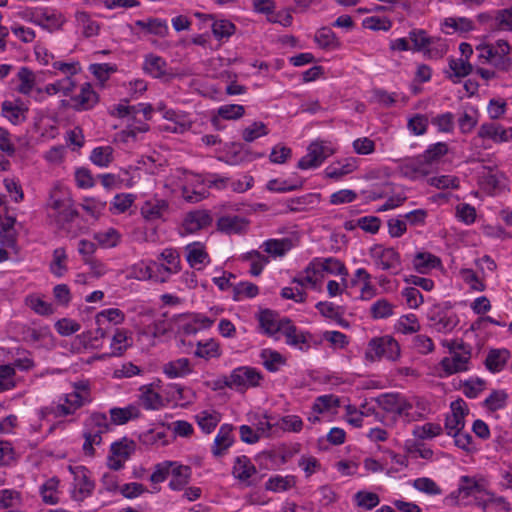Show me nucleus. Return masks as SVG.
I'll list each match as a JSON object with an SVG mask.
<instances>
[{"label": "nucleus", "mask_w": 512, "mask_h": 512, "mask_svg": "<svg viewBox=\"0 0 512 512\" xmlns=\"http://www.w3.org/2000/svg\"><path fill=\"white\" fill-rule=\"evenodd\" d=\"M378 406L392 415L393 422L402 419L405 423H411L423 419V414L414 409V405L400 393H384L375 399Z\"/></svg>", "instance_id": "1"}, {"label": "nucleus", "mask_w": 512, "mask_h": 512, "mask_svg": "<svg viewBox=\"0 0 512 512\" xmlns=\"http://www.w3.org/2000/svg\"><path fill=\"white\" fill-rule=\"evenodd\" d=\"M47 210L48 217L61 230H65L66 225L78 216L69 194H51L47 202Z\"/></svg>", "instance_id": "2"}, {"label": "nucleus", "mask_w": 512, "mask_h": 512, "mask_svg": "<svg viewBox=\"0 0 512 512\" xmlns=\"http://www.w3.org/2000/svg\"><path fill=\"white\" fill-rule=\"evenodd\" d=\"M449 349V356L444 357L440 365L447 375L456 374L459 372L467 371L468 364L471 358V348L463 341H452L447 345Z\"/></svg>", "instance_id": "3"}, {"label": "nucleus", "mask_w": 512, "mask_h": 512, "mask_svg": "<svg viewBox=\"0 0 512 512\" xmlns=\"http://www.w3.org/2000/svg\"><path fill=\"white\" fill-rule=\"evenodd\" d=\"M262 378V374L256 368L240 366L225 377L224 384L238 392H245L248 388L259 386Z\"/></svg>", "instance_id": "4"}, {"label": "nucleus", "mask_w": 512, "mask_h": 512, "mask_svg": "<svg viewBox=\"0 0 512 512\" xmlns=\"http://www.w3.org/2000/svg\"><path fill=\"white\" fill-rule=\"evenodd\" d=\"M400 354V347L396 340L391 337L372 339L366 351V356L371 360L386 358L394 361Z\"/></svg>", "instance_id": "5"}, {"label": "nucleus", "mask_w": 512, "mask_h": 512, "mask_svg": "<svg viewBox=\"0 0 512 512\" xmlns=\"http://www.w3.org/2000/svg\"><path fill=\"white\" fill-rule=\"evenodd\" d=\"M69 469L74 475L72 498L76 501H83L92 494L95 484L90 479L88 475L89 471L84 466H70Z\"/></svg>", "instance_id": "6"}, {"label": "nucleus", "mask_w": 512, "mask_h": 512, "mask_svg": "<svg viewBox=\"0 0 512 512\" xmlns=\"http://www.w3.org/2000/svg\"><path fill=\"white\" fill-rule=\"evenodd\" d=\"M330 154H332V151L324 146L322 142H312L307 148V154L298 161L297 167L301 170L316 168Z\"/></svg>", "instance_id": "7"}, {"label": "nucleus", "mask_w": 512, "mask_h": 512, "mask_svg": "<svg viewBox=\"0 0 512 512\" xmlns=\"http://www.w3.org/2000/svg\"><path fill=\"white\" fill-rule=\"evenodd\" d=\"M450 408L451 414L445 419V430L449 436L464 429V418L468 414L467 405L463 399L451 402Z\"/></svg>", "instance_id": "8"}, {"label": "nucleus", "mask_w": 512, "mask_h": 512, "mask_svg": "<svg viewBox=\"0 0 512 512\" xmlns=\"http://www.w3.org/2000/svg\"><path fill=\"white\" fill-rule=\"evenodd\" d=\"M372 256L376 266L382 270L392 271L393 274L401 270L400 255L394 248L377 247L373 249Z\"/></svg>", "instance_id": "9"}, {"label": "nucleus", "mask_w": 512, "mask_h": 512, "mask_svg": "<svg viewBox=\"0 0 512 512\" xmlns=\"http://www.w3.org/2000/svg\"><path fill=\"white\" fill-rule=\"evenodd\" d=\"M87 403L86 398L70 392L60 397L58 404L50 407V413L55 417H65L74 414L79 408Z\"/></svg>", "instance_id": "10"}, {"label": "nucleus", "mask_w": 512, "mask_h": 512, "mask_svg": "<svg viewBox=\"0 0 512 512\" xmlns=\"http://www.w3.org/2000/svg\"><path fill=\"white\" fill-rule=\"evenodd\" d=\"M257 474V469L250 458L241 455L235 458L232 468V475L246 487L255 486L257 481L253 478Z\"/></svg>", "instance_id": "11"}, {"label": "nucleus", "mask_w": 512, "mask_h": 512, "mask_svg": "<svg viewBox=\"0 0 512 512\" xmlns=\"http://www.w3.org/2000/svg\"><path fill=\"white\" fill-rule=\"evenodd\" d=\"M285 321H290V319L287 317L280 318L277 313L269 309L261 311L259 315V324L263 332L275 339L279 338L277 334L282 333L286 327Z\"/></svg>", "instance_id": "12"}, {"label": "nucleus", "mask_w": 512, "mask_h": 512, "mask_svg": "<svg viewBox=\"0 0 512 512\" xmlns=\"http://www.w3.org/2000/svg\"><path fill=\"white\" fill-rule=\"evenodd\" d=\"M213 218L207 210H194L186 214L182 228L186 233H196L211 226Z\"/></svg>", "instance_id": "13"}, {"label": "nucleus", "mask_w": 512, "mask_h": 512, "mask_svg": "<svg viewBox=\"0 0 512 512\" xmlns=\"http://www.w3.org/2000/svg\"><path fill=\"white\" fill-rule=\"evenodd\" d=\"M169 211L168 202L164 199L151 197L141 207L142 216L148 221L164 219Z\"/></svg>", "instance_id": "14"}, {"label": "nucleus", "mask_w": 512, "mask_h": 512, "mask_svg": "<svg viewBox=\"0 0 512 512\" xmlns=\"http://www.w3.org/2000/svg\"><path fill=\"white\" fill-rule=\"evenodd\" d=\"M319 197L320 194H303L299 197L290 199L286 204L275 209V211L277 213H286L288 211L296 212L306 210L317 204L319 202Z\"/></svg>", "instance_id": "15"}, {"label": "nucleus", "mask_w": 512, "mask_h": 512, "mask_svg": "<svg viewBox=\"0 0 512 512\" xmlns=\"http://www.w3.org/2000/svg\"><path fill=\"white\" fill-rule=\"evenodd\" d=\"M154 385L155 383H151L139 388V401L146 410H159L164 407V399L154 391Z\"/></svg>", "instance_id": "16"}, {"label": "nucleus", "mask_w": 512, "mask_h": 512, "mask_svg": "<svg viewBox=\"0 0 512 512\" xmlns=\"http://www.w3.org/2000/svg\"><path fill=\"white\" fill-rule=\"evenodd\" d=\"M30 20L49 31L59 29L65 21L61 14L49 13L46 9L35 11Z\"/></svg>", "instance_id": "17"}, {"label": "nucleus", "mask_w": 512, "mask_h": 512, "mask_svg": "<svg viewBox=\"0 0 512 512\" xmlns=\"http://www.w3.org/2000/svg\"><path fill=\"white\" fill-rule=\"evenodd\" d=\"M249 222L240 216H222L217 221L218 231L231 235L242 234L248 228Z\"/></svg>", "instance_id": "18"}, {"label": "nucleus", "mask_w": 512, "mask_h": 512, "mask_svg": "<svg viewBox=\"0 0 512 512\" xmlns=\"http://www.w3.org/2000/svg\"><path fill=\"white\" fill-rule=\"evenodd\" d=\"M431 325L441 333L451 332L458 324L456 314L447 311H435L429 316Z\"/></svg>", "instance_id": "19"}, {"label": "nucleus", "mask_w": 512, "mask_h": 512, "mask_svg": "<svg viewBox=\"0 0 512 512\" xmlns=\"http://www.w3.org/2000/svg\"><path fill=\"white\" fill-rule=\"evenodd\" d=\"M511 357L508 349H491L485 359V367L492 373H498L503 370Z\"/></svg>", "instance_id": "20"}, {"label": "nucleus", "mask_w": 512, "mask_h": 512, "mask_svg": "<svg viewBox=\"0 0 512 512\" xmlns=\"http://www.w3.org/2000/svg\"><path fill=\"white\" fill-rule=\"evenodd\" d=\"M233 426L230 424H223L214 440L212 453L214 456L219 457L233 444L234 438L232 435Z\"/></svg>", "instance_id": "21"}, {"label": "nucleus", "mask_w": 512, "mask_h": 512, "mask_svg": "<svg viewBox=\"0 0 512 512\" xmlns=\"http://www.w3.org/2000/svg\"><path fill=\"white\" fill-rule=\"evenodd\" d=\"M71 101L74 102L73 107L75 110H88L98 102V95L92 89L90 83H85L81 88L80 94L72 97Z\"/></svg>", "instance_id": "22"}, {"label": "nucleus", "mask_w": 512, "mask_h": 512, "mask_svg": "<svg viewBox=\"0 0 512 512\" xmlns=\"http://www.w3.org/2000/svg\"><path fill=\"white\" fill-rule=\"evenodd\" d=\"M109 413H110L111 421L115 425L126 424L128 421L137 419L141 416V412H140L139 408L133 404H130L123 408H120V407L111 408Z\"/></svg>", "instance_id": "23"}, {"label": "nucleus", "mask_w": 512, "mask_h": 512, "mask_svg": "<svg viewBox=\"0 0 512 512\" xmlns=\"http://www.w3.org/2000/svg\"><path fill=\"white\" fill-rule=\"evenodd\" d=\"M172 274L176 272L170 270V268L164 263L158 261H150L144 272V277H147L155 282H166Z\"/></svg>", "instance_id": "24"}, {"label": "nucleus", "mask_w": 512, "mask_h": 512, "mask_svg": "<svg viewBox=\"0 0 512 512\" xmlns=\"http://www.w3.org/2000/svg\"><path fill=\"white\" fill-rule=\"evenodd\" d=\"M163 372L171 379L184 377L192 372L190 360L188 358H179L170 361L163 366Z\"/></svg>", "instance_id": "25"}, {"label": "nucleus", "mask_w": 512, "mask_h": 512, "mask_svg": "<svg viewBox=\"0 0 512 512\" xmlns=\"http://www.w3.org/2000/svg\"><path fill=\"white\" fill-rule=\"evenodd\" d=\"M440 263V259L429 252H418L413 259V267L420 274L428 273Z\"/></svg>", "instance_id": "26"}, {"label": "nucleus", "mask_w": 512, "mask_h": 512, "mask_svg": "<svg viewBox=\"0 0 512 512\" xmlns=\"http://www.w3.org/2000/svg\"><path fill=\"white\" fill-rule=\"evenodd\" d=\"M166 61L157 55L149 54L145 57L143 70L153 78H161L166 75Z\"/></svg>", "instance_id": "27"}, {"label": "nucleus", "mask_w": 512, "mask_h": 512, "mask_svg": "<svg viewBox=\"0 0 512 512\" xmlns=\"http://www.w3.org/2000/svg\"><path fill=\"white\" fill-rule=\"evenodd\" d=\"M478 135L481 138L492 139L494 142L508 141L507 129L495 123H484L480 126Z\"/></svg>", "instance_id": "28"}, {"label": "nucleus", "mask_w": 512, "mask_h": 512, "mask_svg": "<svg viewBox=\"0 0 512 512\" xmlns=\"http://www.w3.org/2000/svg\"><path fill=\"white\" fill-rule=\"evenodd\" d=\"M314 41L322 49H335L340 47L339 39L329 27L320 28L314 36Z\"/></svg>", "instance_id": "29"}, {"label": "nucleus", "mask_w": 512, "mask_h": 512, "mask_svg": "<svg viewBox=\"0 0 512 512\" xmlns=\"http://www.w3.org/2000/svg\"><path fill=\"white\" fill-rule=\"evenodd\" d=\"M295 483V477L292 475H274L271 476L265 483V489L276 493L284 492L294 487Z\"/></svg>", "instance_id": "30"}, {"label": "nucleus", "mask_w": 512, "mask_h": 512, "mask_svg": "<svg viewBox=\"0 0 512 512\" xmlns=\"http://www.w3.org/2000/svg\"><path fill=\"white\" fill-rule=\"evenodd\" d=\"M314 265L320 268L321 273L326 272L333 275L347 274L344 264L334 257L315 258Z\"/></svg>", "instance_id": "31"}, {"label": "nucleus", "mask_w": 512, "mask_h": 512, "mask_svg": "<svg viewBox=\"0 0 512 512\" xmlns=\"http://www.w3.org/2000/svg\"><path fill=\"white\" fill-rule=\"evenodd\" d=\"M286 327L282 334L286 337V343L290 346L297 347L303 350L302 345L307 344V339L302 331H299L295 325L290 321H285Z\"/></svg>", "instance_id": "32"}, {"label": "nucleus", "mask_w": 512, "mask_h": 512, "mask_svg": "<svg viewBox=\"0 0 512 512\" xmlns=\"http://www.w3.org/2000/svg\"><path fill=\"white\" fill-rule=\"evenodd\" d=\"M125 320V314L118 308H107L99 313L95 317L96 325H105L111 323L119 325Z\"/></svg>", "instance_id": "33"}, {"label": "nucleus", "mask_w": 512, "mask_h": 512, "mask_svg": "<svg viewBox=\"0 0 512 512\" xmlns=\"http://www.w3.org/2000/svg\"><path fill=\"white\" fill-rule=\"evenodd\" d=\"M191 469L189 466L179 465L172 469V478L169 487L172 490H181L189 482Z\"/></svg>", "instance_id": "34"}, {"label": "nucleus", "mask_w": 512, "mask_h": 512, "mask_svg": "<svg viewBox=\"0 0 512 512\" xmlns=\"http://www.w3.org/2000/svg\"><path fill=\"white\" fill-rule=\"evenodd\" d=\"M260 358L262 360L263 366L269 372H276L279 370V366L285 363L282 355L271 349H263L260 353Z\"/></svg>", "instance_id": "35"}, {"label": "nucleus", "mask_w": 512, "mask_h": 512, "mask_svg": "<svg viewBox=\"0 0 512 512\" xmlns=\"http://www.w3.org/2000/svg\"><path fill=\"white\" fill-rule=\"evenodd\" d=\"M448 152V145L444 142H438L431 145L423 155L418 157L419 163L432 164L438 161L442 156Z\"/></svg>", "instance_id": "36"}, {"label": "nucleus", "mask_w": 512, "mask_h": 512, "mask_svg": "<svg viewBox=\"0 0 512 512\" xmlns=\"http://www.w3.org/2000/svg\"><path fill=\"white\" fill-rule=\"evenodd\" d=\"M127 331L123 329H117L113 335L110 348L112 356H121L127 348L131 345L129 342Z\"/></svg>", "instance_id": "37"}, {"label": "nucleus", "mask_w": 512, "mask_h": 512, "mask_svg": "<svg viewBox=\"0 0 512 512\" xmlns=\"http://www.w3.org/2000/svg\"><path fill=\"white\" fill-rule=\"evenodd\" d=\"M90 160L99 167H107L113 161V148L111 146L94 148Z\"/></svg>", "instance_id": "38"}, {"label": "nucleus", "mask_w": 512, "mask_h": 512, "mask_svg": "<svg viewBox=\"0 0 512 512\" xmlns=\"http://www.w3.org/2000/svg\"><path fill=\"white\" fill-rule=\"evenodd\" d=\"M356 168L354 162L347 161L346 163H333L329 165L324 173L327 178L338 180L344 175H347L354 171Z\"/></svg>", "instance_id": "39"}, {"label": "nucleus", "mask_w": 512, "mask_h": 512, "mask_svg": "<svg viewBox=\"0 0 512 512\" xmlns=\"http://www.w3.org/2000/svg\"><path fill=\"white\" fill-rule=\"evenodd\" d=\"M197 423L204 433H211L220 421V415L217 412L202 411L197 416Z\"/></svg>", "instance_id": "40"}, {"label": "nucleus", "mask_w": 512, "mask_h": 512, "mask_svg": "<svg viewBox=\"0 0 512 512\" xmlns=\"http://www.w3.org/2000/svg\"><path fill=\"white\" fill-rule=\"evenodd\" d=\"M264 251L274 257L283 256L290 249L288 239H269L262 245Z\"/></svg>", "instance_id": "41"}, {"label": "nucleus", "mask_w": 512, "mask_h": 512, "mask_svg": "<svg viewBox=\"0 0 512 512\" xmlns=\"http://www.w3.org/2000/svg\"><path fill=\"white\" fill-rule=\"evenodd\" d=\"M26 111L27 108L16 106L10 101H4L2 103L3 115L13 124H18L24 121L26 119L24 115Z\"/></svg>", "instance_id": "42"}, {"label": "nucleus", "mask_w": 512, "mask_h": 512, "mask_svg": "<svg viewBox=\"0 0 512 512\" xmlns=\"http://www.w3.org/2000/svg\"><path fill=\"white\" fill-rule=\"evenodd\" d=\"M449 68L453 73L448 75V78L451 79L454 83L457 81L454 78H462L469 75L472 72V65L464 61L462 59H450L449 60Z\"/></svg>", "instance_id": "43"}, {"label": "nucleus", "mask_w": 512, "mask_h": 512, "mask_svg": "<svg viewBox=\"0 0 512 512\" xmlns=\"http://www.w3.org/2000/svg\"><path fill=\"white\" fill-rule=\"evenodd\" d=\"M196 357L210 359L214 357H218L219 353V345L218 343L210 339L206 342H197V349L194 352Z\"/></svg>", "instance_id": "44"}, {"label": "nucleus", "mask_w": 512, "mask_h": 512, "mask_svg": "<svg viewBox=\"0 0 512 512\" xmlns=\"http://www.w3.org/2000/svg\"><path fill=\"white\" fill-rule=\"evenodd\" d=\"M110 451L114 456L127 460L135 451V443L132 440L123 438L120 441L112 443Z\"/></svg>", "instance_id": "45"}, {"label": "nucleus", "mask_w": 512, "mask_h": 512, "mask_svg": "<svg viewBox=\"0 0 512 512\" xmlns=\"http://www.w3.org/2000/svg\"><path fill=\"white\" fill-rule=\"evenodd\" d=\"M508 394L503 390H494L485 400L484 406L490 411L503 409L507 404Z\"/></svg>", "instance_id": "46"}, {"label": "nucleus", "mask_w": 512, "mask_h": 512, "mask_svg": "<svg viewBox=\"0 0 512 512\" xmlns=\"http://www.w3.org/2000/svg\"><path fill=\"white\" fill-rule=\"evenodd\" d=\"M413 487L419 492L425 493L427 495H440L442 494L441 488L437 485V483L428 477H420L413 481Z\"/></svg>", "instance_id": "47"}, {"label": "nucleus", "mask_w": 512, "mask_h": 512, "mask_svg": "<svg viewBox=\"0 0 512 512\" xmlns=\"http://www.w3.org/2000/svg\"><path fill=\"white\" fill-rule=\"evenodd\" d=\"M66 260H67V255H66V251L64 248L59 247L53 251V261L50 265V268H51V272L55 276H57V277L63 276V274L67 270V266L65 264Z\"/></svg>", "instance_id": "48"}, {"label": "nucleus", "mask_w": 512, "mask_h": 512, "mask_svg": "<svg viewBox=\"0 0 512 512\" xmlns=\"http://www.w3.org/2000/svg\"><path fill=\"white\" fill-rule=\"evenodd\" d=\"M409 38L414 45L416 51H428L427 47L433 43V38L429 37L425 30L414 29L409 32Z\"/></svg>", "instance_id": "49"}, {"label": "nucleus", "mask_w": 512, "mask_h": 512, "mask_svg": "<svg viewBox=\"0 0 512 512\" xmlns=\"http://www.w3.org/2000/svg\"><path fill=\"white\" fill-rule=\"evenodd\" d=\"M244 259L252 260L250 273L252 276H259L269 259L257 250H252L245 254Z\"/></svg>", "instance_id": "50"}, {"label": "nucleus", "mask_w": 512, "mask_h": 512, "mask_svg": "<svg viewBox=\"0 0 512 512\" xmlns=\"http://www.w3.org/2000/svg\"><path fill=\"white\" fill-rule=\"evenodd\" d=\"M354 501L357 506L366 510H371L379 504L380 498L373 492L358 491L354 495Z\"/></svg>", "instance_id": "51"}, {"label": "nucleus", "mask_w": 512, "mask_h": 512, "mask_svg": "<svg viewBox=\"0 0 512 512\" xmlns=\"http://www.w3.org/2000/svg\"><path fill=\"white\" fill-rule=\"evenodd\" d=\"M18 78L21 82L18 91L25 95L30 94L35 84L34 73L27 67H21L18 72Z\"/></svg>", "instance_id": "52"}, {"label": "nucleus", "mask_w": 512, "mask_h": 512, "mask_svg": "<svg viewBox=\"0 0 512 512\" xmlns=\"http://www.w3.org/2000/svg\"><path fill=\"white\" fill-rule=\"evenodd\" d=\"M233 299L241 300L243 297L253 298L258 295L259 288L251 282H240L233 286Z\"/></svg>", "instance_id": "53"}, {"label": "nucleus", "mask_w": 512, "mask_h": 512, "mask_svg": "<svg viewBox=\"0 0 512 512\" xmlns=\"http://www.w3.org/2000/svg\"><path fill=\"white\" fill-rule=\"evenodd\" d=\"M302 188L301 180H270L267 184V189L275 192H289Z\"/></svg>", "instance_id": "54"}, {"label": "nucleus", "mask_w": 512, "mask_h": 512, "mask_svg": "<svg viewBox=\"0 0 512 512\" xmlns=\"http://www.w3.org/2000/svg\"><path fill=\"white\" fill-rule=\"evenodd\" d=\"M94 239L104 248L116 247L120 241V234L115 229H108L95 234Z\"/></svg>", "instance_id": "55"}, {"label": "nucleus", "mask_w": 512, "mask_h": 512, "mask_svg": "<svg viewBox=\"0 0 512 512\" xmlns=\"http://www.w3.org/2000/svg\"><path fill=\"white\" fill-rule=\"evenodd\" d=\"M83 437L85 439L83 444V451L85 455L94 456V445H100L102 442V435L100 431L84 430Z\"/></svg>", "instance_id": "56"}, {"label": "nucleus", "mask_w": 512, "mask_h": 512, "mask_svg": "<svg viewBox=\"0 0 512 512\" xmlns=\"http://www.w3.org/2000/svg\"><path fill=\"white\" fill-rule=\"evenodd\" d=\"M109 428L107 416L104 413H93L86 422L85 430L100 431L102 435Z\"/></svg>", "instance_id": "57"}, {"label": "nucleus", "mask_w": 512, "mask_h": 512, "mask_svg": "<svg viewBox=\"0 0 512 512\" xmlns=\"http://www.w3.org/2000/svg\"><path fill=\"white\" fill-rule=\"evenodd\" d=\"M134 194H115L110 210L114 214L124 213L134 202Z\"/></svg>", "instance_id": "58"}, {"label": "nucleus", "mask_w": 512, "mask_h": 512, "mask_svg": "<svg viewBox=\"0 0 512 512\" xmlns=\"http://www.w3.org/2000/svg\"><path fill=\"white\" fill-rule=\"evenodd\" d=\"M76 20L83 27V34L85 37L95 36L99 32V25L90 19V16L86 12H77Z\"/></svg>", "instance_id": "59"}, {"label": "nucleus", "mask_w": 512, "mask_h": 512, "mask_svg": "<svg viewBox=\"0 0 512 512\" xmlns=\"http://www.w3.org/2000/svg\"><path fill=\"white\" fill-rule=\"evenodd\" d=\"M442 433V427L435 423H426L423 426L415 427L413 435L419 439H431Z\"/></svg>", "instance_id": "60"}, {"label": "nucleus", "mask_w": 512, "mask_h": 512, "mask_svg": "<svg viewBox=\"0 0 512 512\" xmlns=\"http://www.w3.org/2000/svg\"><path fill=\"white\" fill-rule=\"evenodd\" d=\"M371 314L375 319L390 317L393 314V305L386 299H379L371 306Z\"/></svg>", "instance_id": "61"}, {"label": "nucleus", "mask_w": 512, "mask_h": 512, "mask_svg": "<svg viewBox=\"0 0 512 512\" xmlns=\"http://www.w3.org/2000/svg\"><path fill=\"white\" fill-rule=\"evenodd\" d=\"M175 322L177 324L178 331L185 335H194L199 331V327L195 325L189 314H180L176 316Z\"/></svg>", "instance_id": "62"}, {"label": "nucleus", "mask_w": 512, "mask_h": 512, "mask_svg": "<svg viewBox=\"0 0 512 512\" xmlns=\"http://www.w3.org/2000/svg\"><path fill=\"white\" fill-rule=\"evenodd\" d=\"M268 134L266 125L263 122H254L251 126L245 128L242 137L246 142H252L255 139Z\"/></svg>", "instance_id": "63"}, {"label": "nucleus", "mask_w": 512, "mask_h": 512, "mask_svg": "<svg viewBox=\"0 0 512 512\" xmlns=\"http://www.w3.org/2000/svg\"><path fill=\"white\" fill-rule=\"evenodd\" d=\"M235 31V25L229 20L215 21L212 25V32L217 39L228 38Z\"/></svg>", "instance_id": "64"}]
</instances>
